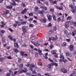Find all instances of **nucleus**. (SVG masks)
Here are the masks:
<instances>
[{
    "instance_id": "c85d7f7f",
    "label": "nucleus",
    "mask_w": 76,
    "mask_h": 76,
    "mask_svg": "<svg viewBox=\"0 0 76 76\" xmlns=\"http://www.w3.org/2000/svg\"><path fill=\"white\" fill-rule=\"evenodd\" d=\"M35 36H33L31 37V39L32 40H34V39H35Z\"/></svg>"
},
{
    "instance_id": "6e6d98bb",
    "label": "nucleus",
    "mask_w": 76,
    "mask_h": 76,
    "mask_svg": "<svg viewBox=\"0 0 76 76\" xmlns=\"http://www.w3.org/2000/svg\"><path fill=\"white\" fill-rule=\"evenodd\" d=\"M22 61V59L21 58H19L18 59V63H20Z\"/></svg>"
},
{
    "instance_id": "bf43d9fd",
    "label": "nucleus",
    "mask_w": 76,
    "mask_h": 76,
    "mask_svg": "<svg viewBox=\"0 0 76 76\" xmlns=\"http://www.w3.org/2000/svg\"><path fill=\"white\" fill-rule=\"evenodd\" d=\"M50 3H53V0H49Z\"/></svg>"
},
{
    "instance_id": "79ce46f5",
    "label": "nucleus",
    "mask_w": 76,
    "mask_h": 76,
    "mask_svg": "<svg viewBox=\"0 0 76 76\" xmlns=\"http://www.w3.org/2000/svg\"><path fill=\"white\" fill-rule=\"evenodd\" d=\"M30 64H31L28 62V63L27 64H26V66H27V67H29V66H30Z\"/></svg>"
},
{
    "instance_id": "4c0bfd02",
    "label": "nucleus",
    "mask_w": 76,
    "mask_h": 76,
    "mask_svg": "<svg viewBox=\"0 0 76 76\" xmlns=\"http://www.w3.org/2000/svg\"><path fill=\"white\" fill-rule=\"evenodd\" d=\"M2 42L4 43L5 42V39H4V38L3 37L2 39Z\"/></svg>"
},
{
    "instance_id": "b1692460",
    "label": "nucleus",
    "mask_w": 76,
    "mask_h": 76,
    "mask_svg": "<svg viewBox=\"0 0 76 76\" xmlns=\"http://www.w3.org/2000/svg\"><path fill=\"white\" fill-rule=\"evenodd\" d=\"M14 46L17 48H19V45H18V44L17 43H14Z\"/></svg>"
},
{
    "instance_id": "13d9d810",
    "label": "nucleus",
    "mask_w": 76,
    "mask_h": 76,
    "mask_svg": "<svg viewBox=\"0 0 76 76\" xmlns=\"http://www.w3.org/2000/svg\"><path fill=\"white\" fill-rule=\"evenodd\" d=\"M74 23H75V22L72 21V22H70V23L71 25H74Z\"/></svg>"
},
{
    "instance_id": "774afa93",
    "label": "nucleus",
    "mask_w": 76,
    "mask_h": 76,
    "mask_svg": "<svg viewBox=\"0 0 76 76\" xmlns=\"http://www.w3.org/2000/svg\"><path fill=\"white\" fill-rule=\"evenodd\" d=\"M74 26H76V22H74Z\"/></svg>"
},
{
    "instance_id": "f257e3e1",
    "label": "nucleus",
    "mask_w": 76,
    "mask_h": 76,
    "mask_svg": "<svg viewBox=\"0 0 76 76\" xmlns=\"http://www.w3.org/2000/svg\"><path fill=\"white\" fill-rule=\"evenodd\" d=\"M24 69L25 70H20L19 71H15L14 72V75H16L17 74V73H18V74H19L20 73H23V72H24L25 73H26L27 72V70L26 69V68H24Z\"/></svg>"
},
{
    "instance_id": "69168bd1",
    "label": "nucleus",
    "mask_w": 76,
    "mask_h": 76,
    "mask_svg": "<svg viewBox=\"0 0 76 76\" xmlns=\"http://www.w3.org/2000/svg\"><path fill=\"white\" fill-rule=\"evenodd\" d=\"M7 58L8 59H12V57L11 56H8Z\"/></svg>"
},
{
    "instance_id": "a19ab883",
    "label": "nucleus",
    "mask_w": 76,
    "mask_h": 76,
    "mask_svg": "<svg viewBox=\"0 0 76 76\" xmlns=\"http://www.w3.org/2000/svg\"><path fill=\"white\" fill-rule=\"evenodd\" d=\"M34 25L32 24H29V27H34Z\"/></svg>"
},
{
    "instance_id": "0eeeda50",
    "label": "nucleus",
    "mask_w": 76,
    "mask_h": 76,
    "mask_svg": "<svg viewBox=\"0 0 76 76\" xmlns=\"http://www.w3.org/2000/svg\"><path fill=\"white\" fill-rule=\"evenodd\" d=\"M69 7L71 8V12H72L73 13H75L76 12L75 11V10L73 9V8H74V6H73V5L72 4H71L69 5Z\"/></svg>"
},
{
    "instance_id": "dca6fc26",
    "label": "nucleus",
    "mask_w": 76,
    "mask_h": 76,
    "mask_svg": "<svg viewBox=\"0 0 76 76\" xmlns=\"http://www.w3.org/2000/svg\"><path fill=\"white\" fill-rule=\"evenodd\" d=\"M27 12V10L26 8L25 9L21 11V14H24V13H26Z\"/></svg>"
},
{
    "instance_id": "a211bd4d",
    "label": "nucleus",
    "mask_w": 76,
    "mask_h": 76,
    "mask_svg": "<svg viewBox=\"0 0 76 76\" xmlns=\"http://www.w3.org/2000/svg\"><path fill=\"white\" fill-rule=\"evenodd\" d=\"M66 56H69V57H72V54L71 53H67L66 54Z\"/></svg>"
},
{
    "instance_id": "6e6552de",
    "label": "nucleus",
    "mask_w": 76,
    "mask_h": 76,
    "mask_svg": "<svg viewBox=\"0 0 76 76\" xmlns=\"http://www.w3.org/2000/svg\"><path fill=\"white\" fill-rule=\"evenodd\" d=\"M13 72L11 70H9V73H7L6 76H10L11 75H13Z\"/></svg>"
},
{
    "instance_id": "2eb2a0df",
    "label": "nucleus",
    "mask_w": 76,
    "mask_h": 76,
    "mask_svg": "<svg viewBox=\"0 0 76 76\" xmlns=\"http://www.w3.org/2000/svg\"><path fill=\"white\" fill-rule=\"evenodd\" d=\"M61 72H62L63 73H67V69H65L64 68H62L61 69Z\"/></svg>"
},
{
    "instance_id": "c9c22d12",
    "label": "nucleus",
    "mask_w": 76,
    "mask_h": 76,
    "mask_svg": "<svg viewBox=\"0 0 76 76\" xmlns=\"http://www.w3.org/2000/svg\"><path fill=\"white\" fill-rule=\"evenodd\" d=\"M33 20V19L32 18H28V20L30 22H31V21H32Z\"/></svg>"
},
{
    "instance_id": "39448f33",
    "label": "nucleus",
    "mask_w": 76,
    "mask_h": 76,
    "mask_svg": "<svg viewBox=\"0 0 76 76\" xmlns=\"http://www.w3.org/2000/svg\"><path fill=\"white\" fill-rule=\"evenodd\" d=\"M35 65L34 64H31L30 67V69L31 70V71L33 73H34V74H36L37 73L36 72H35V70L33 71H32V67H35Z\"/></svg>"
},
{
    "instance_id": "37998d69",
    "label": "nucleus",
    "mask_w": 76,
    "mask_h": 76,
    "mask_svg": "<svg viewBox=\"0 0 76 76\" xmlns=\"http://www.w3.org/2000/svg\"><path fill=\"white\" fill-rule=\"evenodd\" d=\"M20 53L22 56H23V54H24L25 52H24L21 51L20 52Z\"/></svg>"
},
{
    "instance_id": "1a4fd4ad",
    "label": "nucleus",
    "mask_w": 76,
    "mask_h": 76,
    "mask_svg": "<svg viewBox=\"0 0 76 76\" xmlns=\"http://www.w3.org/2000/svg\"><path fill=\"white\" fill-rule=\"evenodd\" d=\"M8 38H9L10 39L11 41H13L14 42H16V39L12 38V36H11V35H9L8 36Z\"/></svg>"
},
{
    "instance_id": "6ab92c4d",
    "label": "nucleus",
    "mask_w": 76,
    "mask_h": 76,
    "mask_svg": "<svg viewBox=\"0 0 76 76\" xmlns=\"http://www.w3.org/2000/svg\"><path fill=\"white\" fill-rule=\"evenodd\" d=\"M56 7L57 9H58L59 10H63V7L61 6L60 7H58L57 6Z\"/></svg>"
},
{
    "instance_id": "393cba45",
    "label": "nucleus",
    "mask_w": 76,
    "mask_h": 76,
    "mask_svg": "<svg viewBox=\"0 0 76 76\" xmlns=\"http://www.w3.org/2000/svg\"><path fill=\"white\" fill-rule=\"evenodd\" d=\"M38 51L39 55H40V56H41V55L42 54V53H42V51L40 50L39 49L38 50Z\"/></svg>"
},
{
    "instance_id": "aec40b11",
    "label": "nucleus",
    "mask_w": 76,
    "mask_h": 76,
    "mask_svg": "<svg viewBox=\"0 0 76 76\" xmlns=\"http://www.w3.org/2000/svg\"><path fill=\"white\" fill-rule=\"evenodd\" d=\"M47 16L49 20H50V21L51 20V18H52L51 16L50 15H48Z\"/></svg>"
},
{
    "instance_id": "49530a36",
    "label": "nucleus",
    "mask_w": 76,
    "mask_h": 76,
    "mask_svg": "<svg viewBox=\"0 0 76 76\" xmlns=\"http://www.w3.org/2000/svg\"><path fill=\"white\" fill-rule=\"evenodd\" d=\"M21 5L23 7H25L26 6L25 4H24V3H22Z\"/></svg>"
},
{
    "instance_id": "de8ad7c7",
    "label": "nucleus",
    "mask_w": 76,
    "mask_h": 76,
    "mask_svg": "<svg viewBox=\"0 0 76 76\" xmlns=\"http://www.w3.org/2000/svg\"><path fill=\"white\" fill-rule=\"evenodd\" d=\"M23 64H21L20 66V67L22 69L23 67Z\"/></svg>"
},
{
    "instance_id": "423d86ee",
    "label": "nucleus",
    "mask_w": 76,
    "mask_h": 76,
    "mask_svg": "<svg viewBox=\"0 0 76 76\" xmlns=\"http://www.w3.org/2000/svg\"><path fill=\"white\" fill-rule=\"evenodd\" d=\"M60 61H64V63H66L67 61V60H64V57L62 55L60 56Z\"/></svg>"
},
{
    "instance_id": "7ed1b4c3",
    "label": "nucleus",
    "mask_w": 76,
    "mask_h": 76,
    "mask_svg": "<svg viewBox=\"0 0 76 76\" xmlns=\"http://www.w3.org/2000/svg\"><path fill=\"white\" fill-rule=\"evenodd\" d=\"M18 20H20V22H19L18 21H15L16 23L18 24V26H20V24L22 23V22L23 20L22 19H20V17H18Z\"/></svg>"
},
{
    "instance_id": "3c124183",
    "label": "nucleus",
    "mask_w": 76,
    "mask_h": 76,
    "mask_svg": "<svg viewBox=\"0 0 76 76\" xmlns=\"http://www.w3.org/2000/svg\"><path fill=\"white\" fill-rule=\"evenodd\" d=\"M29 16H33V13L32 12H31L29 14Z\"/></svg>"
},
{
    "instance_id": "72a5a7b5",
    "label": "nucleus",
    "mask_w": 76,
    "mask_h": 76,
    "mask_svg": "<svg viewBox=\"0 0 76 76\" xmlns=\"http://www.w3.org/2000/svg\"><path fill=\"white\" fill-rule=\"evenodd\" d=\"M72 18V17L71 16H68L67 18V20H70Z\"/></svg>"
},
{
    "instance_id": "09e8293b",
    "label": "nucleus",
    "mask_w": 76,
    "mask_h": 76,
    "mask_svg": "<svg viewBox=\"0 0 76 76\" xmlns=\"http://www.w3.org/2000/svg\"><path fill=\"white\" fill-rule=\"evenodd\" d=\"M14 51H15V52H16V53H18V52H19V51H18V50L16 49H14Z\"/></svg>"
},
{
    "instance_id": "9d476101",
    "label": "nucleus",
    "mask_w": 76,
    "mask_h": 76,
    "mask_svg": "<svg viewBox=\"0 0 76 76\" xmlns=\"http://www.w3.org/2000/svg\"><path fill=\"white\" fill-rule=\"evenodd\" d=\"M6 15L7 17H9L10 15V14L9 13V12L8 10H7L5 12Z\"/></svg>"
},
{
    "instance_id": "4d7b16f0",
    "label": "nucleus",
    "mask_w": 76,
    "mask_h": 76,
    "mask_svg": "<svg viewBox=\"0 0 76 76\" xmlns=\"http://www.w3.org/2000/svg\"><path fill=\"white\" fill-rule=\"evenodd\" d=\"M66 41H67V42H69V41H70V39H66Z\"/></svg>"
},
{
    "instance_id": "052dcab7",
    "label": "nucleus",
    "mask_w": 76,
    "mask_h": 76,
    "mask_svg": "<svg viewBox=\"0 0 76 76\" xmlns=\"http://www.w3.org/2000/svg\"><path fill=\"white\" fill-rule=\"evenodd\" d=\"M49 60L50 61V62H53V60H51L50 58H49Z\"/></svg>"
},
{
    "instance_id": "473e14b6",
    "label": "nucleus",
    "mask_w": 76,
    "mask_h": 76,
    "mask_svg": "<svg viewBox=\"0 0 76 76\" xmlns=\"http://www.w3.org/2000/svg\"><path fill=\"white\" fill-rule=\"evenodd\" d=\"M44 11L43 10L40 11L39 12V14H42L44 13Z\"/></svg>"
},
{
    "instance_id": "338daca9",
    "label": "nucleus",
    "mask_w": 76,
    "mask_h": 76,
    "mask_svg": "<svg viewBox=\"0 0 76 76\" xmlns=\"http://www.w3.org/2000/svg\"><path fill=\"white\" fill-rule=\"evenodd\" d=\"M45 75H46V76H51L50 75H48V74H47V73H45Z\"/></svg>"
},
{
    "instance_id": "4468645a",
    "label": "nucleus",
    "mask_w": 76,
    "mask_h": 76,
    "mask_svg": "<svg viewBox=\"0 0 76 76\" xmlns=\"http://www.w3.org/2000/svg\"><path fill=\"white\" fill-rule=\"evenodd\" d=\"M69 22L67 21L66 22L65 25V28H67L69 27Z\"/></svg>"
},
{
    "instance_id": "680f3d73",
    "label": "nucleus",
    "mask_w": 76,
    "mask_h": 76,
    "mask_svg": "<svg viewBox=\"0 0 76 76\" xmlns=\"http://www.w3.org/2000/svg\"><path fill=\"white\" fill-rule=\"evenodd\" d=\"M26 46H27V45L25 44L23 45H22V47H26Z\"/></svg>"
},
{
    "instance_id": "9b49d317",
    "label": "nucleus",
    "mask_w": 76,
    "mask_h": 76,
    "mask_svg": "<svg viewBox=\"0 0 76 76\" xmlns=\"http://www.w3.org/2000/svg\"><path fill=\"white\" fill-rule=\"evenodd\" d=\"M22 30L23 32H24V34L26 33V27L23 26L22 27Z\"/></svg>"
},
{
    "instance_id": "a18cd8bd",
    "label": "nucleus",
    "mask_w": 76,
    "mask_h": 76,
    "mask_svg": "<svg viewBox=\"0 0 76 76\" xmlns=\"http://www.w3.org/2000/svg\"><path fill=\"white\" fill-rule=\"evenodd\" d=\"M57 27L55 26L53 27V30L54 31H56L57 29Z\"/></svg>"
},
{
    "instance_id": "7c9ffc66",
    "label": "nucleus",
    "mask_w": 76,
    "mask_h": 76,
    "mask_svg": "<svg viewBox=\"0 0 76 76\" xmlns=\"http://www.w3.org/2000/svg\"><path fill=\"white\" fill-rule=\"evenodd\" d=\"M34 9L37 12H38V7L36 6L34 7Z\"/></svg>"
},
{
    "instance_id": "20e7f679",
    "label": "nucleus",
    "mask_w": 76,
    "mask_h": 76,
    "mask_svg": "<svg viewBox=\"0 0 76 76\" xmlns=\"http://www.w3.org/2000/svg\"><path fill=\"white\" fill-rule=\"evenodd\" d=\"M58 39V37L57 36H56L55 37H51L50 38V37L49 39V41H51V40H52V41H54L56 40H57Z\"/></svg>"
},
{
    "instance_id": "e433bc0d",
    "label": "nucleus",
    "mask_w": 76,
    "mask_h": 76,
    "mask_svg": "<svg viewBox=\"0 0 76 76\" xmlns=\"http://www.w3.org/2000/svg\"><path fill=\"white\" fill-rule=\"evenodd\" d=\"M52 26V24L50 23H49L48 25V27H50V26Z\"/></svg>"
},
{
    "instance_id": "864d4df0",
    "label": "nucleus",
    "mask_w": 76,
    "mask_h": 76,
    "mask_svg": "<svg viewBox=\"0 0 76 76\" xmlns=\"http://www.w3.org/2000/svg\"><path fill=\"white\" fill-rule=\"evenodd\" d=\"M38 53H35V57H37L38 56Z\"/></svg>"
},
{
    "instance_id": "f3484780",
    "label": "nucleus",
    "mask_w": 76,
    "mask_h": 76,
    "mask_svg": "<svg viewBox=\"0 0 76 76\" xmlns=\"http://www.w3.org/2000/svg\"><path fill=\"white\" fill-rule=\"evenodd\" d=\"M5 31L4 30H2L0 31V36H2L3 34H4L5 32Z\"/></svg>"
},
{
    "instance_id": "f8f14e48",
    "label": "nucleus",
    "mask_w": 76,
    "mask_h": 76,
    "mask_svg": "<svg viewBox=\"0 0 76 76\" xmlns=\"http://www.w3.org/2000/svg\"><path fill=\"white\" fill-rule=\"evenodd\" d=\"M74 49V46L73 45H71L69 46V50L71 51H72Z\"/></svg>"
},
{
    "instance_id": "5701e85b",
    "label": "nucleus",
    "mask_w": 76,
    "mask_h": 76,
    "mask_svg": "<svg viewBox=\"0 0 76 76\" xmlns=\"http://www.w3.org/2000/svg\"><path fill=\"white\" fill-rule=\"evenodd\" d=\"M1 23L2 24V25H0L1 27L2 28H3V27H4V26L5 25V23H4V22H3V21L1 22Z\"/></svg>"
},
{
    "instance_id": "cd10ccee",
    "label": "nucleus",
    "mask_w": 76,
    "mask_h": 76,
    "mask_svg": "<svg viewBox=\"0 0 76 76\" xmlns=\"http://www.w3.org/2000/svg\"><path fill=\"white\" fill-rule=\"evenodd\" d=\"M67 45V43L66 42H64L62 44V46L63 47H66Z\"/></svg>"
},
{
    "instance_id": "f03ea898",
    "label": "nucleus",
    "mask_w": 76,
    "mask_h": 76,
    "mask_svg": "<svg viewBox=\"0 0 76 76\" xmlns=\"http://www.w3.org/2000/svg\"><path fill=\"white\" fill-rule=\"evenodd\" d=\"M54 65L56 66H58V64L56 63L53 62L50 64L48 65V69H47V70H50L51 68V66H53Z\"/></svg>"
},
{
    "instance_id": "e2e57ef3",
    "label": "nucleus",
    "mask_w": 76,
    "mask_h": 76,
    "mask_svg": "<svg viewBox=\"0 0 76 76\" xmlns=\"http://www.w3.org/2000/svg\"><path fill=\"white\" fill-rule=\"evenodd\" d=\"M43 10H47V7H44V8L43 9Z\"/></svg>"
},
{
    "instance_id": "f704fd0d",
    "label": "nucleus",
    "mask_w": 76,
    "mask_h": 76,
    "mask_svg": "<svg viewBox=\"0 0 76 76\" xmlns=\"http://www.w3.org/2000/svg\"><path fill=\"white\" fill-rule=\"evenodd\" d=\"M12 0L13 1V2L12 3V5H13L15 6V5H16V3H15V2L14 1H13V0Z\"/></svg>"
},
{
    "instance_id": "2f4dec72",
    "label": "nucleus",
    "mask_w": 76,
    "mask_h": 76,
    "mask_svg": "<svg viewBox=\"0 0 76 76\" xmlns=\"http://www.w3.org/2000/svg\"><path fill=\"white\" fill-rule=\"evenodd\" d=\"M52 17L53 19V20H56V15H52Z\"/></svg>"
},
{
    "instance_id": "0e129e2a",
    "label": "nucleus",
    "mask_w": 76,
    "mask_h": 76,
    "mask_svg": "<svg viewBox=\"0 0 76 76\" xmlns=\"http://www.w3.org/2000/svg\"><path fill=\"white\" fill-rule=\"evenodd\" d=\"M37 43H41V40H39L37 41Z\"/></svg>"
},
{
    "instance_id": "4be33fe9",
    "label": "nucleus",
    "mask_w": 76,
    "mask_h": 76,
    "mask_svg": "<svg viewBox=\"0 0 76 76\" xmlns=\"http://www.w3.org/2000/svg\"><path fill=\"white\" fill-rule=\"evenodd\" d=\"M73 31V32L72 33V35L73 36H75V34H76V30H74Z\"/></svg>"
},
{
    "instance_id": "ddd939ff",
    "label": "nucleus",
    "mask_w": 76,
    "mask_h": 76,
    "mask_svg": "<svg viewBox=\"0 0 76 76\" xmlns=\"http://www.w3.org/2000/svg\"><path fill=\"white\" fill-rule=\"evenodd\" d=\"M64 35L66 37H67L69 35V33H68V31L66 30H65L64 31Z\"/></svg>"
},
{
    "instance_id": "412c9836",
    "label": "nucleus",
    "mask_w": 76,
    "mask_h": 76,
    "mask_svg": "<svg viewBox=\"0 0 76 76\" xmlns=\"http://www.w3.org/2000/svg\"><path fill=\"white\" fill-rule=\"evenodd\" d=\"M35 46H39L41 45L40 43H33Z\"/></svg>"
},
{
    "instance_id": "8fccbe9b",
    "label": "nucleus",
    "mask_w": 76,
    "mask_h": 76,
    "mask_svg": "<svg viewBox=\"0 0 76 76\" xmlns=\"http://www.w3.org/2000/svg\"><path fill=\"white\" fill-rule=\"evenodd\" d=\"M26 75H28V76H31V73L30 72L27 73Z\"/></svg>"
},
{
    "instance_id": "c756f323",
    "label": "nucleus",
    "mask_w": 76,
    "mask_h": 76,
    "mask_svg": "<svg viewBox=\"0 0 76 76\" xmlns=\"http://www.w3.org/2000/svg\"><path fill=\"white\" fill-rule=\"evenodd\" d=\"M6 7L7 9H12V5H10L8 6H7Z\"/></svg>"
},
{
    "instance_id": "a878e982",
    "label": "nucleus",
    "mask_w": 76,
    "mask_h": 76,
    "mask_svg": "<svg viewBox=\"0 0 76 76\" xmlns=\"http://www.w3.org/2000/svg\"><path fill=\"white\" fill-rule=\"evenodd\" d=\"M54 32V31H53V30H51L50 31H49L48 32V34H52V32Z\"/></svg>"
},
{
    "instance_id": "58836bf2",
    "label": "nucleus",
    "mask_w": 76,
    "mask_h": 76,
    "mask_svg": "<svg viewBox=\"0 0 76 76\" xmlns=\"http://www.w3.org/2000/svg\"><path fill=\"white\" fill-rule=\"evenodd\" d=\"M53 47H54V46L53 45H51L49 46L50 49H52Z\"/></svg>"
},
{
    "instance_id": "bb28decb",
    "label": "nucleus",
    "mask_w": 76,
    "mask_h": 76,
    "mask_svg": "<svg viewBox=\"0 0 76 76\" xmlns=\"http://www.w3.org/2000/svg\"><path fill=\"white\" fill-rule=\"evenodd\" d=\"M51 52L53 54H56V50H52Z\"/></svg>"
},
{
    "instance_id": "603ef678",
    "label": "nucleus",
    "mask_w": 76,
    "mask_h": 76,
    "mask_svg": "<svg viewBox=\"0 0 76 76\" xmlns=\"http://www.w3.org/2000/svg\"><path fill=\"white\" fill-rule=\"evenodd\" d=\"M54 57L56 58H58V55L57 54L55 55H54Z\"/></svg>"
},
{
    "instance_id": "ea45409f",
    "label": "nucleus",
    "mask_w": 76,
    "mask_h": 76,
    "mask_svg": "<svg viewBox=\"0 0 76 76\" xmlns=\"http://www.w3.org/2000/svg\"><path fill=\"white\" fill-rule=\"evenodd\" d=\"M43 23H45L46 22V19L45 18H43Z\"/></svg>"
},
{
    "instance_id": "c03bdc74",
    "label": "nucleus",
    "mask_w": 76,
    "mask_h": 76,
    "mask_svg": "<svg viewBox=\"0 0 76 76\" xmlns=\"http://www.w3.org/2000/svg\"><path fill=\"white\" fill-rule=\"evenodd\" d=\"M50 10L51 12H54V8H50Z\"/></svg>"
},
{
    "instance_id": "5fc2aeb1",
    "label": "nucleus",
    "mask_w": 76,
    "mask_h": 76,
    "mask_svg": "<svg viewBox=\"0 0 76 76\" xmlns=\"http://www.w3.org/2000/svg\"><path fill=\"white\" fill-rule=\"evenodd\" d=\"M44 7H45V6H40V8H41L42 9H43V10L44 8Z\"/></svg>"
}]
</instances>
